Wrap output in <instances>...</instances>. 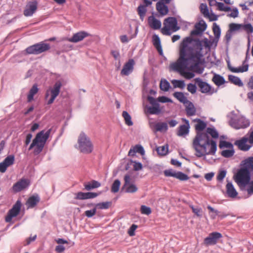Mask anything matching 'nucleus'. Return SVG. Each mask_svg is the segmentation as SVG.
<instances>
[{"label":"nucleus","mask_w":253,"mask_h":253,"mask_svg":"<svg viewBox=\"0 0 253 253\" xmlns=\"http://www.w3.org/2000/svg\"><path fill=\"white\" fill-rule=\"evenodd\" d=\"M194 121L197 122L195 125L197 134L193 141L195 155L199 158L204 157L205 159L206 155L215 154L217 149L216 143L210 138L207 133L202 132L207 126L205 122L200 119H196Z\"/></svg>","instance_id":"2"},{"label":"nucleus","mask_w":253,"mask_h":253,"mask_svg":"<svg viewBox=\"0 0 253 253\" xmlns=\"http://www.w3.org/2000/svg\"><path fill=\"white\" fill-rule=\"evenodd\" d=\"M77 200H86V193L80 192L76 194L75 198Z\"/></svg>","instance_id":"63"},{"label":"nucleus","mask_w":253,"mask_h":253,"mask_svg":"<svg viewBox=\"0 0 253 253\" xmlns=\"http://www.w3.org/2000/svg\"><path fill=\"white\" fill-rule=\"evenodd\" d=\"M176 173V172L172 169H167L164 171V174L167 177L171 176L175 177Z\"/></svg>","instance_id":"56"},{"label":"nucleus","mask_w":253,"mask_h":253,"mask_svg":"<svg viewBox=\"0 0 253 253\" xmlns=\"http://www.w3.org/2000/svg\"><path fill=\"white\" fill-rule=\"evenodd\" d=\"M177 21L174 17H169L165 19L164 21V27L162 29V32L164 35H170V30L173 32L177 31L179 28L177 26Z\"/></svg>","instance_id":"8"},{"label":"nucleus","mask_w":253,"mask_h":253,"mask_svg":"<svg viewBox=\"0 0 253 253\" xmlns=\"http://www.w3.org/2000/svg\"><path fill=\"white\" fill-rule=\"evenodd\" d=\"M253 172V157H249L243 161L241 168L235 176V180L241 187H245L251 179V173Z\"/></svg>","instance_id":"3"},{"label":"nucleus","mask_w":253,"mask_h":253,"mask_svg":"<svg viewBox=\"0 0 253 253\" xmlns=\"http://www.w3.org/2000/svg\"><path fill=\"white\" fill-rule=\"evenodd\" d=\"M89 35V34L86 32L80 31L74 34L71 38L69 39L68 41L71 42L76 43L82 41Z\"/></svg>","instance_id":"21"},{"label":"nucleus","mask_w":253,"mask_h":253,"mask_svg":"<svg viewBox=\"0 0 253 253\" xmlns=\"http://www.w3.org/2000/svg\"><path fill=\"white\" fill-rule=\"evenodd\" d=\"M49 48V43L42 42L28 47L26 49V51L29 54H39L48 50Z\"/></svg>","instance_id":"9"},{"label":"nucleus","mask_w":253,"mask_h":253,"mask_svg":"<svg viewBox=\"0 0 253 253\" xmlns=\"http://www.w3.org/2000/svg\"><path fill=\"white\" fill-rule=\"evenodd\" d=\"M201 11L205 17H208L209 16V9L208 8L207 5L206 4H201Z\"/></svg>","instance_id":"53"},{"label":"nucleus","mask_w":253,"mask_h":253,"mask_svg":"<svg viewBox=\"0 0 253 253\" xmlns=\"http://www.w3.org/2000/svg\"><path fill=\"white\" fill-rule=\"evenodd\" d=\"M160 87L161 90L167 91L170 87V84L166 79H162L160 84Z\"/></svg>","instance_id":"39"},{"label":"nucleus","mask_w":253,"mask_h":253,"mask_svg":"<svg viewBox=\"0 0 253 253\" xmlns=\"http://www.w3.org/2000/svg\"><path fill=\"white\" fill-rule=\"evenodd\" d=\"M232 117L229 121V125L236 129H244L250 125V121L243 115H238L234 112L231 113Z\"/></svg>","instance_id":"5"},{"label":"nucleus","mask_w":253,"mask_h":253,"mask_svg":"<svg viewBox=\"0 0 253 253\" xmlns=\"http://www.w3.org/2000/svg\"><path fill=\"white\" fill-rule=\"evenodd\" d=\"M207 208L211 212V213H210V216L211 218L212 219H214L216 218V216L220 213L218 211L215 210L210 205L208 206Z\"/></svg>","instance_id":"46"},{"label":"nucleus","mask_w":253,"mask_h":253,"mask_svg":"<svg viewBox=\"0 0 253 253\" xmlns=\"http://www.w3.org/2000/svg\"><path fill=\"white\" fill-rule=\"evenodd\" d=\"M184 106H185V110L187 116H192L195 115L196 109L191 102L188 101L186 104H184Z\"/></svg>","instance_id":"28"},{"label":"nucleus","mask_w":253,"mask_h":253,"mask_svg":"<svg viewBox=\"0 0 253 253\" xmlns=\"http://www.w3.org/2000/svg\"><path fill=\"white\" fill-rule=\"evenodd\" d=\"M242 24L231 23L229 25L230 30L231 31H242Z\"/></svg>","instance_id":"50"},{"label":"nucleus","mask_w":253,"mask_h":253,"mask_svg":"<svg viewBox=\"0 0 253 253\" xmlns=\"http://www.w3.org/2000/svg\"><path fill=\"white\" fill-rule=\"evenodd\" d=\"M246 186L248 194L250 195L253 194V181H250Z\"/></svg>","instance_id":"58"},{"label":"nucleus","mask_w":253,"mask_h":253,"mask_svg":"<svg viewBox=\"0 0 253 253\" xmlns=\"http://www.w3.org/2000/svg\"><path fill=\"white\" fill-rule=\"evenodd\" d=\"M246 32L247 34H252L253 33V27L250 23L242 24V31Z\"/></svg>","instance_id":"43"},{"label":"nucleus","mask_w":253,"mask_h":253,"mask_svg":"<svg viewBox=\"0 0 253 253\" xmlns=\"http://www.w3.org/2000/svg\"><path fill=\"white\" fill-rule=\"evenodd\" d=\"M231 12L230 14H228L227 16L228 17L236 18L238 16L239 11L237 8L235 7L231 9Z\"/></svg>","instance_id":"59"},{"label":"nucleus","mask_w":253,"mask_h":253,"mask_svg":"<svg viewBox=\"0 0 253 253\" xmlns=\"http://www.w3.org/2000/svg\"><path fill=\"white\" fill-rule=\"evenodd\" d=\"M235 151L234 148L224 150L221 152V155L225 158H230L234 155Z\"/></svg>","instance_id":"45"},{"label":"nucleus","mask_w":253,"mask_h":253,"mask_svg":"<svg viewBox=\"0 0 253 253\" xmlns=\"http://www.w3.org/2000/svg\"><path fill=\"white\" fill-rule=\"evenodd\" d=\"M124 184L123 186L122 189L126 193H133L136 192L138 188L133 182L132 179L129 174H126L124 176Z\"/></svg>","instance_id":"10"},{"label":"nucleus","mask_w":253,"mask_h":253,"mask_svg":"<svg viewBox=\"0 0 253 253\" xmlns=\"http://www.w3.org/2000/svg\"><path fill=\"white\" fill-rule=\"evenodd\" d=\"M207 134H210L212 138H217L219 136L217 131L214 127H208L207 129V132H206Z\"/></svg>","instance_id":"41"},{"label":"nucleus","mask_w":253,"mask_h":253,"mask_svg":"<svg viewBox=\"0 0 253 253\" xmlns=\"http://www.w3.org/2000/svg\"><path fill=\"white\" fill-rule=\"evenodd\" d=\"M111 204V203L110 202H106L98 203L95 206L96 207H98L100 209H108L109 208Z\"/></svg>","instance_id":"52"},{"label":"nucleus","mask_w":253,"mask_h":253,"mask_svg":"<svg viewBox=\"0 0 253 253\" xmlns=\"http://www.w3.org/2000/svg\"><path fill=\"white\" fill-rule=\"evenodd\" d=\"M168 148H169V146L168 145H163V146L157 147V151L159 155H162V156H164L168 154Z\"/></svg>","instance_id":"40"},{"label":"nucleus","mask_w":253,"mask_h":253,"mask_svg":"<svg viewBox=\"0 0 253 253\" xmlns=\"http://www.w3.org/2000/svg\"><path fill=\"white\" fill-rule=\"evenodd\" d=\"M150 126L154 128L156 131L166 132L168 129V124L166 122L151 123Z\"/></svg>","instance_id":"24"},{"label":"nucleus","mask_w":253,"mask_h":253,"mask_svg":"<svg viewBox=\"0 0 253 253\" xmlns=\"http://www.w3.org/2000/svg\"><path fill=\"white\" fill-rule=\"evenodd\" d=\"M148 24L149 27L154 30L160 29L162 26L161 21L156 18L153 15L148 17Z\"/></svg>","instance_id":"23"},{"label":"nucleus","mask_w":253,"mask_h":253,"mask_svg":"<svg viewBox=\"0 0 253 253\" xmlns=\"http://www.w3.org/2000/svg\"><path fill=\"white\" fill-rule=\"evenodd\" d=\"M187 90L192 94L196 93L197 90V86L196 84L190 83L187 84Z\"/></svg>","instance_id":"55"},{"label":"nucleus","mask_w":253,"mask_h":253,"mask_svg":"<svg viewBox=\"0 0 253 253\" xmlns=\"http://www.w3.org/2000/svg\"><path fill=\"white\" fill-rule=\"evenodd\" d=\"M212 30L215 39H218L220 36L221 30L219 26L216 23L213 24Z\"/></svg>","instance_id":"42"},{"label":"nucleus","mask_w":253,"mask_h":253,"mask_svg":"<svg viewBox=\"0 0 253 253\" xmlns=\"http://www.w3.org/2000/svg\"><path fill=\"white\" fill-rule=\"evenodd\" d=\"M171 83L175 88L183 89L185 87V84L183 80H173Z\"/></svg>","instance_id":"37"},{"label":"nucleus","mask_w":253,"mask_h":253,"mask_svg":"<svg viewBox=\"0 0 253 253\" xmlns=\"http://www.w3.org/2000/svg\"><path fill=\"white\" fill-rule=\"evenodd\" d=\"M195 81L199 87L200 91L203 93L211 95L217 91V90H214L210 84L204 82L200 78L195 79Z\"/></svg>","instance_id":"11"},{"label":"nucleus","mask_w":253,"mask_h":253,"mask_svg":"<svg viewBox=\"0 0 253 253\" xmlns=\"http://www.w3.org/2000/svg\"><path fill=\"white\" fill-rule=\"evenodd\" d=\"M29 185V180L22 178L15 183L12 186V190L14 192H18L27 188Z\"/></svg>","instance_id":"19"},{"label":"nucleus","mask_w":253,"mask_h":253,"mask_svg":"<svg viewBox=\"0 0 253 253\" xmlns=\"http://www.w3.org/2000/svg\"><path fill=\"white\" fill-rule=\"evenodd\" d=\"M133 164V168L134 170L138 171L142 169V165L140 162H137L136 161H132Z\"/></svg>","instance_id":"61"},{"label":"nucleus","mask_w":253,"mask_h":253,"mask_svg":"<svg viewBox=\"0 0 253 253\" xmlns=\"http://www.w3.org/2000/svg\"><path fill=\"white\" fill-rule=\"evenodd\" d=\"M212 81L217 86H218L224 84L225 82L224 78L222 76L217 74H215L214 75L212 79Z\"/></svg>","instance_id":"34"},{"label":"nucleus","mask_w":253,"mask_h":253,"mask_svg":"<svg viewBox=\"0 0 253 253\" xmlns=\"http://www.w3.org/2000/svg\"><path fill=\"white\" fill-rule=\"evenodd\" d=\"M175 178L182 181L187 180L189 179V177L187 174L180 171L176 172Z\"/></svg>","instance_id":"49"},{"label":"nucleus","mask_w":253,"mask_h":253,"mask_svg":"<svg viewBox=\"0 0 253 253\" xmlns=\"http://www.w3.org/2000/svg\"><path fill=\"white\" fill-rule=\"evenodd\" d=\"M51 129L46 131L42 130L38 133L29 146V150L34 148V153L36 154H40L43 150L45 143L49 137Z\"/></svg>","instance_id":"4"},{"label":"nucleus","mask_w":253,"mask_h":253,"mask_svg":"<svg viewBox=\"0 0 253 253\" xmlns=\"http://www.w3.org/2000/svg\"><path fill=\"white\" fill-rule=\"evenodd\" d=\"M153 43L154 46L157 49L158 52L160 55H163V52L162 46L161 45V41L159 37L157 35L153 36L152 38Z\"/></svg>","instance_id":"27"},{"label":"nucleus","mask_w":253,"mask_h":253,"mask_svg":"<svg viewBox=\"0 0 253 253\" xmlns=\"http://www.w3.org/2000/svg\"><path fill=\"white\" fill-rule=\"evenodd\" d=\"M157 101H158V103H159V102H160L162 103H166V102L171 103L172 102L171 99H170L166 96H162L158 97Z\"/></svg>","instance_id":"62"},{"label":"nucleus","mask_w":253,"mask_h":253,"mask_svg":"<svg viewBox=\"0 0 253 253\" xmlns=\"http://www.w3.org/2000/svg\"><path fill=\"white\" fill-rule=\"evenodd\" d=\"M140 211L142 214L147 215L150 214L152 212L151 208L145 205H142L141 206Z\"/></svg>","instance_id":"51"},{"label":"nucleus","mask_w":253,"mask_h":253,"mask_svg":"<svg viewBox=\"0 0 253 253\" xmlns=\"http://www.w3.org/2000/svg\"><path fill=\"white\" fill-rule=\"evenodd\" d=\"M226 193L229 197L235 198L238 193L231 182H228L226 185Z\"/></svg>","instance_id":"25"},{"label":"nucleus","mask_w":253,"mask_h":253,"mask_svg":"<svg viewBox=\"0 0 253 253\" xmlns=\"http://www.w3.org/2000/svg\"><path fill=\"white\" fill-rule=\"evenodd\" d=\"M99 195V193L95 192H86V199L94 198Z\"/></svg>","instance_id":"64"},{"label":"nucleus","mask_w":253,"mask_h":253,"mask_svg":"<svg viewBox=\"0 0 253 253\" xmlns=\"http://www.w3.org/2000/svg\"><path fill=\"white\" fill-rule=\"evenodd\" d=\"M135 61L133 59H129L124 65L121 72L122 76H127L133 71Z\"/></svg>","instance_id":"16"},{"label":"nucleus","mask_w":253,"mask_h":253,"mask_svg":"<svg viewBox=\"0 0 253 253\" xmlns=\"http://www.w3.org/2000/svg\"><path fill=\"white\" fill-rule=\"evenodd\" d=\"M190 208L192 209V211L198 216L201 217L202 216L201 212L202 209L201 208L197 207H194L193 205L190 206Z\"/></svg>","instance_id":"54"},{"label":"nucleus","mask_w":253,"mask_h":253,"mask_svg":"<svg viewBox=\"0 0 253 253\" xmlns=\"http://www.w3.org/2000/svg\"><path fill=\"white\" fill-rule=\"evenodd\" d=\"M62 86V83L60 81H56L52 86H50L46 91L45 94V98L48 99L47 104L50 105L52 104L55 98L58 96L60 89Z\"/></svg>","instance_id":"7"},{"label":"nucleus","mask_w":253,"mask_h":253,"mask_svg":"<svg viewBox=\"0 0 253 253\" xmlns=\"http://www.w3.org/2000/svg\"><path fill=\"white\" fill-rule=\"evenodd\" d=\"M150 103L152 105L147 107V112L150 114L158 115L161 113V110L159 103L154 97L149 96L147 98Z\"/></svg>","instance_id":"13"},{"label":"nucleus","mask_w":253,"mask_h":253,"mask_svg":"<svg viewBox=\"0 0 253 253\" xmlns=\"http://www.w3.org/2000/svg\"><path fill=\"white\" fill-rule=\"evenodd\" d=\"M207 26V24L204 21H200L195 25V29L191 31L190 35L191 36H197L202 34L206 29Z\"/></svg>","instance_id":"20"},{"label":"nucleus","mask_w":253,"mask_h":253,"mask_svg":"<svg viewBox=\"0 0 253 253\" xmlns=\"http://www.w3.org/2000/svg\"><path fill=\"white\" fill-rule=\"evenodd\" d=\"M136 153L143 155L145 153V151L143 147L141 145H136L134 147L131 148L128 151V155L129 156H134Z\"/></svg>","instance_id":"26"},{"label":"nucleus","mask_w":253,"mask_h":253,"mask_svg":"<svg viewBox=\"0 0 253 253\" xmlns=\"http://www.w3.org/2000/svg\"><path fill=\"white\" fill-rule=\"evenodd\" d=\"M249 141L248 137L244 136L241 139L236 140L234 144L237 146L238 148L243 151H248L252 147V145L248 144L247 143Z\"/></svg>","instance_id":"14"},{"label":"nucleus","mask_w":253,"mask_h":253,"mask_svg":"<svg viewBox=\"0 0 253 253\" xmlns=\"http://www.w3.org/2000/svg\"><path fill=\"white\" fill-rule=\"evenodd\" d=\"M226 174V171L225 170H222L219 171L218 173L216 178L218 181H222L224 178Z\"/></svg>","instance_id":"57"},{"label":"nucleus","mask_w":253,"mask_h":253,"mask_svg":"<svg viewBox=\"0 0 253 253\" xmlns=\"http://www.w3.org/2000/svg\"><path fill=\"white\" fill-rule=\"evenodd\" d=\"M121 185V182L119 179H116L111 187V191L113 193H117L119 191Z\"/></svg>","instance_id":"44"},{"label":"nucleus","mask_w":253,"mask_h":253,"mask_svg":"<svg viewBox=\"0 0 253 253\" xmlns=\"http://www.w3.org/2000/svg\"><path fill=\"white\" fill-rule=\"evenodd\" d=\"M78 149L83 153L89 154L93 150L90 138L84 132L80 133L78 140Z\"/></svg>","instance_id":"6"},{"label":"nucleus","mask_w":253,"mask_h":253,"mask_svg":"<svg viewBox=\"0 0 253 253\" xmlns=\"http://www.w3.org/2000/svg\"><path fill=\"white\" fill-rule=\"evenodd\" d=\"M222 237V235L219 232H212L204 240V244L207 246L215 245L218 240Z\"/></svg>","instance_id":"15"},{"label":"nucleus","mask_w":253,"mask_h":253,"mask_svg":"<svg viewBox=\"0 0 253 253\" xmlns=\"http://www.w3.org/2000/svg\"><path fill=\"white\" fill-rule=\"evenodd\" d=\"M39 91V88L37 84H34L31 88L30 89L29 92L27 95V102H31L34 100V96Z\"/></svg>","instance_id":"29"},{"label":"nucleus","mask_w":253,"mask_h":253,"mask_svg":"<svg viewBox=\"0 0 253 253\" xmlns=\"http://www.w3.org/2000/svg\"><path fill=\"white\" fill-rule=\"evenodd\" d=\"M40 201V198L38 196H33L30 197L27 202V205L29 208H34Z\"/></svg>","instance_id":"30"},{"label":"nucleus","mask_w":253,"mask_h":253,"mask_svg":"<svg viewBox=\"0 0 253 253\" xmlns=\"http://www.w3.org/2000/svg\"><path fill=\"white\" fill-rule=\"evenodd\" d=\"M137 11L140 19L143 21L147 11L146 8L144 5H140L137 8Z\"/></svg>","instance_id":"38"},{"label":"nucleus","mask_w":253,"mask_h":253,"mask_svg":"<svg viewBox=\"0 0 253 253\" xmlns=\"http://www.w3.org/2000/svg\"><path fill=\"white\" fill-rule=\"evenodd\" d=\"M216 5L218 7V9L220 11H229L231 10V7L225 6V4L221 2H217Z\"/></svg>","instance_id":"48"},{"label":"nucleus","mask_w":253,"mask_h":253,"mask_svg":"<svg viewBox=\"0 0 253 253\" xmlns=\"http://www.w3.org/2000/svg\"><path fill=\"white\" fill-rule=\"evenodd\" d=\"M21 203L20 200H17L12 208L8 211L5 218L6 222H10L13 217L17 216L21 210Z\"/></svg>","instance_id":"12"},{"label":"nucleus","mask_w":253,"mask_h":253,"mask_svg":"<svg viewBox=\"0 0 253 253\" xmlns=\"http://www.w3.org/2000/svg\"><path fill=\"white\" fill-rule=\"evenodd\" d=\"M182 121L185 123V124L179 126L177 134L179 136L185 137L189 133L190 125L188 120L182 119Z\"/></svg>","instance_id":"18"},{"label":"nucleus","mask_w":253,"mask_h":253,"mask_svg":"<svg viewBox=\"0 0 253 253\" xmlns=\"http://www.w3.org/2000/svg\"><path fill=\"white\" fill-rule=\"evenodd\" d=\"M96 212V209L94 208L90 210L86 211L84 212V214L88 218L92 217L93 215L95 214Z\"/></svg>","instance_id":"60"},{"label":"nucleus","mask_w":253,"mask_h":253,"mask_svg":"<svg viewBox=\"0 0 253 253\" xmlns=\"http://www.w3.org/2000/svg\"><path fill=\"white\" fill-rule=\"evenodd\" d=\"M192 39L186 37L181 43L179 56L178 59L171 63L169 66L170 71L179 73L187 80L193 78L195 73L201 74L204 68L201 66L203 63V45L200 42L197 43L194 48L188 47V44Z\"/></svg>","instance_id":"1"},{"label":"nucleus","mask_w":253,"mask_h":253,"mask_svg":"<svg viewBox=\"0 0 253 253\" xmlns=\"http://www.w3.org/2000/svg\"><path fill=\"white\" fill-rule=\"evenodd\" d=\"M122 116L125 119L126 124L128 126L133 125V122L131 121V117L127 111H124L122 113Z\"/></svg>","instance_id":"36"},{"label":"nucleus","mask_w":253,"mask_h":253,"mask_svg":"<svg viewBox=\"0 0 253 253\" xmlns=\"http://www.w3.org/2000/svg\"><path fill=\"white\" fill-rule=\"evenodd\" d=\"M100 185L101 184L96 180H92L90 182L84 184V188L87 191H89L94 188H98Z\"/></svg>","instance_id":"33"},{"label":"nucleus","mask_w":253,"mask_h":253,"mask_svg":"<svg viewBox=\"0 0 253 253\" xmlns=\"http://www.w3.org/2000/svg\"><path fill=\"white\" fill-rule=\"evenodd\" d=\"M227 63L229 69L233 73L244 72L248 70L249 66L248 64L239 68H234L230 66V62L229 61L227 62Z\"/></svg>","instance_id":"31"},{"label":"nucleus","mask_w":253,"mask_h":253,"mask_svg":"<svg viewBox=\"0 0 253 253\" xmlns=\"http://www.w3.org/2000/svg\"><path fill=\"white\" fill-rule=\"evenodd\" d=\"M228 79L231 83L235 85H238L239 86H242L243 85V83L242 81L238 77L232 75H229Z\"/></svg>","instance_id":"35"},{"label":"nucleus","mask_w":253,"mask_h":253,"mask_svg":"<svg viewBox=\"0 0 253 253\" xmlns=\"http://www.w3.org/2000/svg\"><path fill=\"white\" fill-rule=\"evenodd\" d=\"M14 156L13 155H10L6 157L3 162L0 163V172H5L7 168L14 164Z\"/></svg>","instance_id":"17"},{"label":"nucleus","mask_w":253,"mask_h":253,"mask_svg":"<svg viewBox=\"0 0 253 253\" xmlns=\"http://www.w3.org/2000/svg\"><path fill=\"white\" fill-rule=\"evenodd\" d=\"M173 95L175 98H176L179 102L182 103L184 105L186 104V103L189 101L183 93L181 92H175Z\"/></svg>","instance_id":"32"},{"label":"nucleus","mask_w":253,"mask_h":253,"mask_svg":"<svg viewBox=\"0 0 253 253\" xmlns=\"http://www.w3.org/2000/svg\"><path fill=\"white\" fill-rule=\"evenodd\" d=\"M37 9V2L36 1L30 2L26 5L24 11L25 16H31Z\"/></svg>","instance_id":"22"},{"label":"nucleus","mask_w":253,"mask_h":253,"mask_svg":"<svg viewBox=\"0 0 253 253\" xmlns=\"http://www.w3.org/2000/svg\"><path fill=\"white\" fill-rule=\"evenodd\" d=\"M219 147L220 149H223L224 148L232 149L233 148V145L231 142L225 140H222L219 142Z\"/></svg>","instance_id":"47"}]
</instances>
